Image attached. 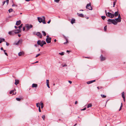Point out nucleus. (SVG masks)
<instances>
[{
	"instance_id": "1",
	"label": "nucleus",
	"mask_w": 126,
	"mask_h": 126,
	"mask_svg": "<svg viewBox=\"0 0 126 126\" xmlns=\"http://www.w3.org/2000/svg\"><path fill=\"white\" fill-rule=\"evenodd\" d=\"M108 24H110L112 23L114 25H116L118 22H120L121 21V18L120 15L119 14L118 17L115 19V20L109 19L108 20Z\"/></svg>"
},
{
	"instance_id": "2",
	"label": "nucleus",
	"mask_w": 126,
	"mask_h": 126,
	"mask_svg": "<svg viewBox=\"0 0 126 126\" xmlns=\"http://www.w3.org/2000/svg\"><path fill=\"white\" fill-rule=\"evenodd\" d=\"M107 14V16L111 18H113L114 16V14H112L110 12H108Z\"/></svg>"
},
{
	"instance_id": "3",
	"label": "nucleus",
	"mask_w": 126,
	"mask_h": 126,
	"mask_svg": "<svg viewBox=\"0 0 126 126\" xmlns=\"http://www.w3.org/2000/svg\"><path fill=\"white\" fill-rule=\"evenodd\" d=\"M19 32H14V31H10L8 32V34L10 35H14L15 34L18 33Z\"/></svg>"
},
{
	"instance_id": "4",
	"label": "nucleus",
	"mask_w": 126,
	"mask_h": 126,
	"mask_svg": "<svg viewBox=\"0 0 126 126\" xmlns=\"http://www.w3.org/2000/svg\"><path fill=\"white\" fill-rule=\"evenodd\" d=\"M86 8L90 10H92V8L91 6V3H90L89 4H88L87 5Z\"/></svg>"
},
{
	"instance_id": "5",
	"label": "nucleus",
	"mask_w": 126,
	"mask_h": 126,
	"mask_svg": "<svg viewBox=\"0 0 126 126\" xmlns=\"http://www.w3.org/2000/svg\"><path fill=\"white\" fill-rule=\"evenodd\" d=\"M32 26L31 24H27L26 25V27L28 30H29L30 28H32Z\"/></svg>"
},
{
	"instance_id": "6",
	"label": "nucleus",
	"mask_w": 126,
	"mask_h": 126,
	"mask_svg": "<svg viewBox=\"0 0 126 126\" xmlns=\"http://www.w3.org/2000/svg\"><path fill=\"white\" fill-rule=\"evenodd\" d=\"M23 41L22 39L19 40L17 42L14 43V44L16 45H18L19 44H21L22 42Z\"/></svg>"
},
{
	"instance_id": "7",
	"label": "nucleus",
	"mask_w": 126,
	"mask_h": 126,
	"mask_svg": "<svg viewBox=\"0 0 126 126\" xmlns=\"http://www.w3.org/2000/svg\"><path fill=\"white\" fill-rule=\"evenodd\" d=\"M35 33V32H34L33 33V34H36L37 36H39L40 38H42V34L40 33V32H37L36 34Z\"/></svg>"
},
{
	"instance_id": "8",
	"label": "nucleus",
	"mask_w": 126,
	"mask_h": 126,
	"mask_svg": "<svg viewBox=\"0 0 126 126\" xmlns=\"http://www.w3.org/2000/svg\"><path fill=\"white\" fill-rule=\"evenodd\" d=\"M100 58L101 60V61H104L105 60L106 58L105 57H104L102 55H101L100 56Z\"/></svg>"
},
{
	"instance_id": "9",
	"label": "nucleus",
	"mask_w": 126,
	"mask_h": 126,
	"mask_svg": "<svg viewBox=\"0 0 126 126\" xmlns=\"http://www.w3.org/2000/svg\"><path fill=\"white\" fill-rule=\"evenodd\" d=\"M51 38H47L46 39V41L47 43H49L51 42Z\"/></svg>"
},
{
	"instance_id": "10",
	"label": "nucleus",
	"mask_w": 126,
	"mask_h": 126,
	"mask_svg": "<svg viewBox=\"0 0 126 126\" xmlns=\"http://www.w3.org/2000/svg\"><path fill=\"white\" fill-rule=\"evenodd\" d=\"M16 89H15L14 90H12L10 91V94H12L13 93V94H16V92H15V91H16Z\"/></svg>"
},
{
	"instance_id": "11",
	"label": "nucleus",
	"mask_w": 126,
	"mask_h": 126,
	"mask_svg": "<svg viewBox=\"0 0 126 126\" xmlns=\"http://www.w3.org/2000/svg\"><path fill=\"white\" fill-rule=\"evenodd\" d=\"M77 15L79 17H84L83 15L82 14H80L78 13H77Z\"/></svg>"
},
{
	"instance_id": "12",
	"label": "nucleus",
	"mask_w": 126,
	"mask_h": 126,
	"mask_svg": "<svg viewBox=\"0 0 126 126\" xmlns=\"http://www.w3.org/2000/svg\"><path fill=\"white\" fill-rule=\"evenodd\" d=\"M95 80H91L89 81H88L87 82V83L88 84H90L91 83H92L93 82H95Z\"/></svg>"
},
{
	"instance_id": "13",
	"label": "nucleus",
	"mask_w": 126,
	"mask_h": 126,
	"mask_svg": "<svg viewBox=\"0 0 126 126\" xmlns=\"http://www.w3.org/2000/svg\"><path fill=\"white\" fill-rule=\"evenodd\" d=\"M38 21L40 23H41L42 22V18L40 17H38Z\"/></svg>"
},
{
	"instance_id": "14",
	"label": "nucleus",
	"mask_w": 126,
	"mask_h": 126,
	"mask_svg": "<svg viewBox=\"0 0 126 126\" xmlns=\"http://www.w3.org/2000/svg\"><path fill=\"white\" fill-rule=\"evenodd\" d=\"M21 23V21L20 20H19L17 21L16 23V25L18 26L19 25V24H20Z\"/></svg>"
},
{
	"instance_id": "15",
	"label": "nucleus",
	"mask_w": 126,
	"mask_h": 126,
	"mask_svg": "<svg viewBox=\"0 0 126 126\" xmlns=\"http://www.w3.org/2000/svg\"><path fill=\"white\" fill-rule=\"evenodd\" d=\"M114 16H119V13L118 11L114 13Z\"/></svg>"
},
{
	"instance_id": "16",
	"label": "nucleus",
	"mask_w": 126,
	"mask_h": 126,
	"mask_svg": "<svg viewBox=\"0 0 126 126\" xmlns=\"http://www.w3.org/2000/svg\"><path fill=\"white\" fill-rule=\"evenodd\" d=\"M37 87V84H33L32 85V87Z\"/></svg>"
},
{
	"instance_id": "17",
	"label": "nucleus",
	"mask_w": 126,
	"mask_h": 126,
	"mask_svg": "<svg viewBox=\"0 0 126 126\" xmlns=\"http://www.w3.org/2000/svg\"><path fill=\"white\" fill-rule=\"evenodd\" d=\"M19 83V81L18 80L16 79L15 80V84L16 85H17Z\"/></svg>"
},
{
	"instance_id": "18",
	"label": "nucleus",
	"mask_w": 126,
	"mask_h": 126,
	"mask_svg": "<svg viewBox=\"0 0 126 126\" xmlns=\"http://www.w3.org/2000/svg\"><path fill=\"white\" fill-rule=\"evenodd\" d=\"M71 23L72 24L75 23V20L74 19H72L71 21Z\"/></svg>"
},
{
	"instance_id": "19",
	"label": "nucleus",
	"mask_w": 126,
	"mask_h": 126,
	"mask_svg": "<svg viewBox=\"0 0 126 126\" xmlns=\"http://www.w3.org/2000/svg\"><path fill=\"white\" fill-rule=\"evenodd\" d=\"M5 39L4 38H0V43H1L3 41H4Z\"/></svg>"
},
{
	"instance_id": "20",
	"label": "nucleus",
	"mask_w": 126,
	"mask_h": 126,
	"mask_svg": "<svg viewBox=\"0 0 126 126\" xmlns=\"http://www.w3.org/2000/svg\"><path fill=\"white\" fill-rule=\"evenodd\" d=\"M14 32H19L18 33H19L21 32V29H17V30H15L14 31Z\"/></svg>"
},
{
	"instance_id": "21",
	"label": "nucleus",
	"mask_w": 126,
	"mask_h": 126,
	"mask_svg": "<svg viewBox=\"0 0 126 126\" xmlns=\"http://www.w3.org/2000/svg\"><path fill=\"white\" fill-rule=\"evenodd\" d=\"M23 53L22 52H20L18 53V56H21L22 54H23Z\"/></svg>"
},
{
	"instance_id": "22",
	"label": "nucleus",
	"mask_w": 126,
	"mask_h": 126,
	"mask_svg": "<svg viewBox=\"0 0 126 126\" xmlns=\"http://www.w3.org/2000/svg\"><path fill=\"white\" fill-rule=\"evenodd\" d=\"M41 43V42L40 40H38L37 42V44L39 45H40Z\"/></svg>"
},
{
	"instance_id": "23",
	"label": "nucleus",
	"mask_w": 126,
	"mask_h": 126,
	"mask_svg": "<svg viewBox=\"0 0 126 126\" xmlns=\"http://www.w3.org/2000/svg\"><path fill=\"white\" fill-rule=\"evenodd\" d=\"M124 94H125V93L124 92H123L122 93V97L123 98L125 97Z\"/></svg>"
},
{
	"instance_id": "24",
	"label": "nucleus",
	"mask_w": 126,
	"mask_h": 126,
	"mask_svg": "<svg viewBox=\"0 0 126 126\" xmlns=\"http://www.w3.org/2000/svg\"><path fill=\"white\" fill-rule=\"evenodd\" d=\"M101 96L102 98H105L106 97V95H104L102 94H101Z\"/></svg>"
},
{
	"instance_id": "25",
	"label": "nucleus",
	"mask_w": 126,
	"mask_h": 126,
	"mask_svg": "<svg viewBox=\"0 0 126 126\" xmlns=\"http://www.w3.org/2000/svg\"><path fill=\"white\" fill-rule=\"evenodd\" d=\"M13 10L11 8L8 11L9 13H10L11 12H13Z\"/></svg>"
},
{
	"instance_id": "26",
	"label": "nucleus",
	"mask_w": 126,
	"mask_h": 126,
	"mask_svg": "<svg viewBox=\"0 0 126 126\" xmlns=\"http://www.w3.org/2000/svg\"><path fill=\"white\" fill-rule=\"evenodd\" d=\"M42 32L43 33V35L44 36H45L46 35V34L45 32L44 31H42Z\"/></svg>"
},
{
	"instance_id": "27",
	"label": "nucleus",
	"mask_w": 126,
	"mask_h": 126,
	"mask_svg": "<svg viewBox=\"0 0 126 126\" xmlns=\"http://www.w3.org/2000/svg\"><path fill=\"white\" fill-rule=\"evenodd\" d=\"M92 106V105L91 104H89L87 106V108H89V107H91Z\"/></svg>"
},
{
	"instance_id": "28",
	"label": "nucleus",
	"mask_w": 126,
	"mask_h": 126,
	"mask_svg": "<svg viewBox=\"0 0 126 126\" xmlns=\"http://www.w3.org/2000/svg\"><path fill=\"white\" fill-rule=\"evenodd\" d=\"M116 0H115L113 2V7H114L115 5V4H116Z\"/></svg>"
},
{
	"instance_id": "29",
	"label": "nucleus",
	"mask_w": 126,
	"mask_h": 126,
	"mask_svg": "<svg viewBox=\"0 0 126 126\" xmlns=\"http://www.w3.org/2000/svg\"><path fill=\"white\" fill-rule=\"evenodd\" d=\"M22 25L23 24H21V25H20L18 27L19 29L21 30V28L22 26Z\"/></svg>"
},
{
	"instance_id": "30",
	"label": "nucleus",
	"mask_w": 126,
	"mask_h": 126,
	"mask_svg": "<svg viewBox=\"0 0 126 126\" xmlns=\"http://www.w3.org/2000/svg\"><path fill=\"white\" fill-rule=\"evenodd\" d=\"M41 43H42L43 45L46 44V43L45 41H42L41 42Z\"/></svg>"
},
{
	"instance_id": "31",
	"label": "nucleus",
	"mask_w": 126,
	"mask_h": 126,
	"mask_svg": "<svg viewBox=\"0 0 126 126\" xmlns=\"http://www.w3.org/2000/svg\"><path fill=\"white\" fill-rule=\"evenodd\" d=\"M107 26H105L104 27V30L105 31H106L107 28Z\"/></svg>"
},
{
	"instance_id": "32",
	"label": "nucleus",
	"mask_w": 126,
	"mask_h": 126,
	"mask_svg": "<svg viewBox=\"0 0 126 126\" xmlns=\"http://www.w3.org/2000/svg\"><path fill=\"white\" fill-rule=\"evenodd\" d=\"M102 18L103 20H104L106 18V17L105 16H102L101 17Z\"/></svg>"
},
{
	"instance_id": "33",
	"label": "nucleus",
	"mask_w": 126,
	"mask_h": 126,
	"mask_svg": "<svg viewBox=\"0 0 126 126\" xmlns=\"http://www.w3.org/2000/svg\"><path fill=\"white\" fill-rule=\"evenodd\" d=\"M16 99L18 101H20L21 100L20 98H16Z\"/></svg>"
},
{
	"instance_id": "34",
	"label": "nucleus",
	"mask_w": 126,
	"mask_h": 126,
	"mask_svg": "<svg viewBox=\"0 0 126 126\" xmlns=\"http://www.w3.org/2000/svg\"><path fill=\"white\" fill-rule=\"evenodd\" d=\"M42 118L43 119V120H44L45 119V115H43L42 116Z\"/></svg>"
},
{
	"instance_id": "35",
	"label": "nucleus",
	"mask_w": 126,
	"mask_h": 126,
	"mask_svg": "<svg viewBox=\"0 0 126 126\" xmlns=\"http://www.w3.org/2000/svg\"><path fill=\"white\" fill-rule=\"evenodd\" d=\"M59 54L61 55H64V53L63 52H62L61 53H59Z\"/></svg>"
},
{
	"instance_id": "36",
	"label": "nucleus",
	"mask_w": 126,
	"mask_h": 126,
	"mask_svg": "<svg viewBox=\"0 0 126 126\" xmlns=\"http://www.w3.org/2000/svg\"><path fill=\"white\" fill-rule=\"evenodd\" d=\"M6 51L5 50H4V54H5L7 56H8V55L7 54V53L6 52H5V51Z\"/></svg>"
},
{
	"instance_id": "37",
	"label": "nucleus",
	"mask_w": 126,
	"mask_h": 126,
	"mask_svg": "<svg viewBox=\"0 0 126 126\" xmlns=\"http://www.w3.org/2000/svg\"><path fill=\"white\" fill-rule=\"evenodd\" d=\"M97 88L99 90V89H101V88H102V86H100L99 87H97Z\"/></svg>"
},
{
	"instance_id": "38",
	"label": "nucleus",
	"mask_w": 126,
	"mask_h": 126,
	"mask_svg": "<svg viewBox=\"0 0 126 126\" xmlns=\"http://www.w3.org/2000/svg\"><path fill=\"white\" fill-rule=\"evenodd\" d=\"M44 24H45L46 23V21H45V20H43L42 22Z\"/></svg>"
},
{
	"instance_id": "39",
	"label": "nucleus",
	"mask_w": 126,
	"mask_h": 126,
	"mask_svg": "<svg viewBox=\"0 0 126 126\" xmlns=\"http://www.w3.org/2000/svg\"><path fill=\"white\" fill-rule=\"evenodd\" d=\"M40 54H37L36 56H35V57H37L38 56H40Z\"/></svg>"
},
{
	"instance_id": "40",
	"label": "nucleus",
	"mask_w": 126,
	"mask_h": 126,
	"mask_svg": "<svg viewBox=\"0 0 126 126\" xmlns=\"http://www.w3.org/2000/svg\"><path fill=\"white\" fill-rule=\"evenodd\" d=\"M55 2H58L60 1V0H54Z\"/></svg>"
},
{
	"instance_id": "41",
	"label": "nucleus",
	"mask_w": 126,
	"mask_h": 126,
	"mask_svg": "<svg viewBox=\"0 0 126 126\" xmlns=\"http://www.w3.org/2000/svg\"><path fill=\"white\" fill-rule=\"evenodd\" d=\"M49 80H48V79H47L46 80V83H47V84H49Z\"/></svg>"
},
{
	"instance_id": "42",
	"label": "nucleus",
	"mask_w": 126,
	"mask_h": 126,
	"mask_svg": "<svg viewBox=\"0 0 126 126\" xmlns=\"http://www.w3.org/2000/svg\"><path fill=\"white\" fill-rule=\"evenodd\" d=\"M42 19L43 20H45V17L44 16H43L42 17Z\"/></svg>"
},
{
	"instance_id": "43",
	"label": "nucleus",
	"mask_w": 126,
	"mask_h": 126,
	"mask_svg": "<svg viewBox=\"0 0 126 126\" xmlns=\"http://www.w3.org/2000/svg\"><path fill=\"white\" fill-rule=\"evenodd\" d=\"M39 112H41V111L40 109V106L39 107Z\"/></svg>"
},
{
	"instance_id": "44",
	"label": "nucleus",
	"mask_w": 126,
	"mask_h": 126,
	"mask_svg": "<svg viewBox=\"0 0 126 126\" xmlns=\"http://www.w3.org/2000/svg\"><path fill=\"white\" fill-rule=\"evenodd\" d=\"M6 1L7 3V4H8L9 3V0H6Z\"/></svg>"
},
{
	"instance_id": "45",
	"label": "nucleus",
	"mask_w": 126,
	"mask_h": 126,
	"mask_svg": "<svg viewBox=\"0 0 126 126\" xmlns=\"http://www.w3.org/2000/svg\"><path fill=\"white\" fill-rule=\"evenodd\" d=\"M47 86L48 88H50V87L49 86V84H47Z\"/></svg>"
},
{
	"instance_id": "46",
	"label": "nucleus",
	"mask_w": 126,
	"mask_h": 126,
	"mask_svg": "<svg viewBox=\"0 0 126 126\" xmlns=\"http://www.w3.org/2000/svg\"><path fill=\"white\" fill-rule=\"evenodd\" d=\"M40 105L42 106H43V103H41L39 104Z\"/></svg>"
},
{
	"instance_id": "47",
	"label": "nucleus",
	"mask_w": 126,
	"mask_h": 126,
	"mask_svg": "<svg viewBox=\"0 0 126 126\" xmlns=\"http://www.w3.org/2000/svg\"><path fill=\"white\" fill-rule=\"evenodd\" d=\"M43 44L42 43H41V44H40V46H41L42 47L43 46Z\"/></svg>"
},
{
	"instance_id": "48",
	"label": "nucleus",
	"mask_w": 126,
	"mask_h": 126,
	"mask_svg": "<svg viewBox=\"0 0 126 126\" xmlns=\"http://www.w3.org/2000/svg\"><path fill=\"white\" fill-rule=\"evenodd\" d=\"M122 103H121V107H120V109L119 110V111H120L121 109H122L121 107H122Z\"/></svg>"
},
{
	"instance_id": "49",
	"label": "nucleus",
	"mask_w": 126,
	"mask_h": 126,
	"mask_svg": "<svg viewBox=\"0 0 126 126\" xmlns=\"http://www.w3.org/2000/svg\"><path fill=\"white\" fill-rule=\"evenodd\" d=\"M5 2H6V1H3V5H3L5 3Z\"/></svg>"
},
{
	"instance_id": "50",
	"label": "nucleus",
	"mask_w": 126,
	"mask_h": 126,
	"mask_svg": "<svg viewBox=\"0 0 126 126\" xmlns=\"http://www.w3.org/2000/svg\"><path fill=\"white\" fill-rule=\"evenodd\" d=\"M86 109L85 108H84V109H82L81 110H85Z\"/></svg>"
},
{
	"instance_id": "51",
	"label": "nucleus",
	"mask_w": 126,
	"mask_h": 126,
	"mask_svg": "<svg viewBox=\"0 0 126 126\" xmlns=\"http://www.w3.org/2000/svg\"><path fill=\"white\" fill-rule=\"evenodd\" d=\"M105 13H106V16L108 14H107V11H106V10H105Z\"/></svg>"
},
{
	"instance_id": "52",
	"label": "nucleus",
	"mask_w": 126,
	"mask_h": 126,
	"mask_svg": "<svg viewBox=\"0 0 126 126\" xmlns=\"http://www.w3.org/2000/svg\"><path fill=\"white\" fill-rule=\"evenodd\" d=\"M50 21H51V20L50 19L48 21V22L47 23L48 24L50 22Z\"/></svg>"
},
{
	"instance_id": "53",
	"label": "nucleus",
	"mask_w": 126,
	"mask_h": 126,
	"mask_svg": "<svg viewBox=\"0 0 126 126\" xmlns=\"http://www.w3.org/2000/svg\"><path fill=\"white\" fill-rule=\"evenodd\" d=\"M38 104H39V103H36V106H37V107H39V106H38Z\"/></svg>"
},
{
	"instance_id": "54",
	"label": "nucleus",
	"mask_w": 126,
	"mask_h": 126,
	"mask_svg": "<svg viewBox=\"0 0 126 126\" xmlns=\"http://www.w3.org/2000/svg\"><path fill=\"white\" fill-rule=\"evenodd\" d=\"M67 65L66 64H65L64 65H63V67L66 66H67Z\"/></svg>"
},
{
	"instance_id": "55",
	"label": "nucleus",
	"mask_w": 126,
	"mask_h": 126,
	"mask_svg": "<svg viewBox=\"0 0 126 126\" xmlns=\"http://www.w3.org/2000/svg\"><path fill=\"white\" fill-rule=\"evenodd\" d=\"M6 45L7 46H8L9 45V44L7 43H6Z\"/></svg>"
},
{
	"instance_id": "56",
	"label": "nucleus",
	"mask_w": 126,
	"mask_h": 126,
	"mask_svg": "<svg viewBox=\"0 0 126 126\" xmlns=\"http://www.w3.org/2000/svg\"><path fill=\"white\" fill-rule=\"evenodd\" d=\"M68 82L70 83L71 84L72 83V82L71 81H69Z\"/></svg>"
},
{
	"instance_id": "57",
	"label": "nucleus",
	"mask_w": 126,
	"mask_h": 126,
	"mask_svg": "<svg viewBox=\"0 0 126 126\" xmlns=\"http://www.w3.org/2000/svg\"><path fill=\"white\" fill-rule=\"evenodd\" d=\"M16 6V5H15L14 4H13L12 5V6L13 7H14V6Z\"/></svg>"
},
{
	"instance_id": "58",
	"label": "nucleus",
	"mask_w": 126,
	"mask_h": 126,
	"mask_svg": "<svg viewBox=\"0 0 126 126\" xmlns=\"http://www.w3.org/2000/svg\"><path fill=\"white\" fill-rule=\"evenodd\" d=\"M77 103H78V102H77V101H75V104H76Z\"/></svg>"
},
{
	"instance_id": "59",
	"label": "nucleus",
	"mask_w": 126,
	"mask_h": 126,
	"mask_svg": "<svg viewBox=\"0 0 126 126\" xmlns=\"http://www.w3.org/2000/svg\"><path fill=\"white\" fill-rule=\"evenodd\" d=\"M23 30L24 31L25 30V28L24 27L23 28Z\"/></svg>"
},
{
	"instance_id": "60",
	"label": "nucleus",
	"mask_w": 126,
	"mask_h": 126,
	"mask_svg": "<svg viewBox=\"0 0 126 126\" xmlns=\"http://www.w3.org/2000/svg\"><path fill=\"white\" fill-rule=\"evenodd\" d=\"M0 49H1V50H3V47H1V48H0Z\"/></svg>"
},
{
	"instance_id": "61",
	"label": "nucleus",
	"mask_w": 126,
	"mask_h": 126,
	"mask_svg": "<svg viewBox=\"0 0 126 126\" xmlns=\"http://www.w3.org/2000/svg\"><path fill=\"white\" fill-rule=\"evenodd\" d=\"M47 38H50V37H49V36L48 35H47Z\"/></svg>"
},
{
	"instance_id": "62",
	"label": "nucleus",
	"mask_w": 126,
	"mask_h": 126,
	"mask_svg": "<svg viewBox=\"0 0 126 126\" xmlns=\"http://www.w3.org/2000/svg\"><path fill=\"white\" fill-rule=\"evenodd\" d=\"M123 98L124 101L125 102V98L124 97V98Z\"/></svg>"
},
{
	"instance_id": "63",
	"label": "nucleus",
	"mask_w": 126,
	"mask_h": 126,
	"mask_svg": "<svg viewBox=\"0 0 126 126\" xmlns=\"http://www.w3.org/2000/svg\"><path fill=\"white\" fill-rule=\"evenodd\" d=\"M15 28H16V29H17V28L18 27L16 26H15Z\"/></svg>"
},
{
	"instance_id": "64",
	"label": "nucleus",
	"mask_w": 126,
	"mask_h": 126,
	"mask_svg": "<svg viewBox=\"0 0 126 126\" xmlns=\"http://www.w3.org/2000/svg\"><path fill=\"white\" fill-rule=\"evenodd\" d=\"M18 36L19 37H20L21 36V35L18 34Z\"/></svg>"
}]
</instances>
